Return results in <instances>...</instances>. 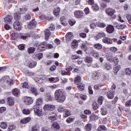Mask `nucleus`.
Masks as SVG:
<instances>
[{"label": "nucleus", "instance_id": "obj_33", "mask_svg": "<svg viewBox=\"0 0 131 131\" xmlns=\"http://www.w3.org/2000/svg\"><path fill=\"white\" fill-rule=\"evenodd\" d=\"M125 27H126V26L125 25L118 24L116 25V28L119 30L124 29Z\"/></svg>", "mask_w": 131, "mask_h": 131}, {"label": "nucleus", "instance_id": "obj_47", "mask_svg": "<svg viewBox=\"0 0 131 131\" xmlns=\"http://www.w3.org/2000/svg\"><path fill=\"white\" fill-rule=\"evenodd\" d=\"M125 73L126 75H128V76H130L131 74V70L129 68H126L125 70Z\"/></svg>", "mask_w": 131, "mask_h": 131}, {"label": "nucleus", "instance_id": "obj_26", "mask_svg": "<svg viewBox=\"0 0 131 131\" xmlns=\"http://www.w3.org/2000/svg\"><path fill=\"white\" fill-rule=\"evenodd\" d=\"M41 105H42V98L40 97L36 100V105L35 106L38 107V106H41Z\"/></svg>", "mask_w": 131, "mask_h": 131}, {"label": "nucleus", "instance_id": "obj_16", "mask_svg": "<svg viewBox=\"0 0 131 131\" xmlns=\"http://www.w3.org/2000/svg\"><path fill=\"white\" fill-rule=\"evenodd\" d=\"M102 41L104 42V43H107V45H111L113 43L112 39L108 37L104 38L102 40Z\"/></svg>", "mask_w": 131, "mask_h": 131}, {"label": "nucleus", "instance_id": "obj_29", "mask_svg": "<svg viewBox=\"0 0 131 131\" xmlns=\"http://www.w3.org/2000/svg\"><path fill=\"white\" fill-rule=\"evenodd\" d=\"M77 88L79 91H82L84 90V84H82L81 82L77 84Z\"/></svg>", "mask_w": 131, "mask_h": 131}, {"label": "nucleus", "instance_id": "obj_48", "mask_svg": "<svg viewBox=\"0 0 131 131\" xmlns=\"http://www.w3.org/2000/svg\"><path fill=\"white\" fill-rule=\"evenodd\" d=\"M104 67H105L106 70H111L112 69V66L110 64L105 63Z\"/></svg>", "mask_w": 131, "mask_h": 131}, {"label": "nucleus", "instance_id": "obj_13", "mask_svg": "<svg viewBox=\"0 0 131 131\" xmlns=\"http://www.w3.org/2000/svg\"><path fill=\"white\" fill-rule=\"evenodd\" d=\"M12 20H13V17L10 15H7L6 17L4 18L5 23L12 24Z\"/></svg>", "mask_w": 131, "mask_h": 131}, {"label": "nucleus", "instance_id": "obj_55", "mask_svg": "<svg viewBox=\"0 0 131 131\" xmlns=\"http://www.w3.org/2000/svg\"><path fill=\"white\" fill-rule=\"evenodd\" d=\"M23 89H28L29 88V85L28 83L25 82L24 83L21 84Z\"/></svg>", "mask_w": 131, "mask_h": 131}, {"label": "nucleus", "instance_id": "obj_4", "mask_svg": "<svg viewBox=\"0 0 131 131\" xmlns=\"http://www.w3.org/2000/svg\"><path fill=\"white\" fill-rule=\"evenodd\" d=\"M34 112L36 115H37V116H41L42 114V112L41 111L39 110V107L37 106V105L34 106Z\"/></svg>", "mask_w": 131, "mask_h": 131}, {"label": "nucleus", "instance_id": "obj_17", "mask_svg": "<svg viewBox=\"0 0 131 131\" xmlns=\"http://www.w3.org/2000/svg\"><path fill=\"white\" fill-rule=\"evenodd\" d=\"M29 93L33 94L35 96L39 95L38 92H37V89L35 88H31L30 91H29Z\"/></svg>", "mask_w": 131, "mask_h": 131}, {"label": "nucleus", "instance_id": "obj_11", "mask_svg": "<svg viewBox=\"0 0 131 131\" xmlns=\"http://www.w3.org/2000/svg\"><path fill=\"white\" fill-rule=\"evenodd\" d=\"M44 110L52 111L55 109V106L51 104H46L43 107Z\"/></svg>", "mask_w": 131, "mask_h": 131}, {"label": "nucleus", "instance_id": "obj_44", "mask_svg": "<svg viewBox=\"0 0 131 131\" xmlns=\"http://www.w3.org/2000/svg\"><path fill=\"white\" fill-rule=\"evenodd\" d=\"M102 115H106L107 114V111L105 107H102L100 111Z\"/></svg>", "mask_w": 131, "mask_h": 131}, {"label": "nucleus", "instance_id": "obj_12", "mask_svg": "<svg viewBox=\"0 0 131 131\" xmlns=\"http://www.w3.org/2000/svg\"><path fill=\"white\" fill-rule=\"evenodd\" d=\"M106 30L107 33H113V32H114V27L111 25H110L106 27Z\"/></svg>", "mask_w": 131, "mask_h": 131}, {"label": "nucleus", "instance_id": "obj_40", "mask_svg": "<svg viewBox=\"0 0 131 131\" xmlns=\"http://www.w3.org/2000/svg\"><path fill=\"white\" fill-rule=\"evenodd\" d=\"M14 18L15 20H19L21 18V14L19 13H14Z\"/></svg>", "mask_w": 131, "mask_h": 131}, {"label": "nucleus", "instance_id": "obj_61", "mask_svg": "<svg viewBox=\"0 0 131 131\" xmlns=\"http://www.w3.org/2000/svg\"><path fill=\"white\" fill-rule=\"evenodd\" d=\"M126 107H130L131 106V100H128L125 103Z\"/></svg>", "mask_w": 131, "mask_h": 131}, {"label": "nucleus", "instance_id": "obj_43", "mask_svg": "<svg viewBox=\"0 0 131 131\" xmlns=\"http://www.w3.org/2000/svg\"><path fill=\"white\" fill-rule=\"evenodd\" d=\"M29 54H33L35 52V48L33 47H30L28 49Z\"/></svg>", "mask_w": 131, "mask_h": 131}, {"label": "nucleus", "instance_id": "obj_64", "mask_svg": "<svg viewBox=\"0 0 131 131\" xmlns=\"http://www.w3.org/2000/svg\"><path fill=\"white\" fill-rule=\"evenodd\" d=\"M126 18L128 20V21L129 23V24H131V15L129 14L127 15Z\"/></svg>", "mask_w": 131, "mask_h": 131}, {"label": "nucleus", "instance_id": "obj_41", "mask_svg": "<svg viewBox=\"0 0 131 131\" xmlns=\"http://www.w3.org/2000/svg\"><path fill=\"white\" fill-rule=\"evenodd\" d=\"M24 20H30L31 19V15L30 14L27 13L23 18Z\"/></svg>", "mask_w": 131, "mask_h": 131}, {"label": "nucleus", "instance_id": "obj_10", "mask_svg": "<svg viewBox=\"0 0 131 131\" xmlns=\"http://www.w3.org/2000/svg\"><path fill=\"white\" fill-rule=\"evenodd\" d=\"M74 37V36H73V34H72V32L68 33L66 35V41H68V42H69V41H71V40L73 39Z\"/></svg>", "mask_w": 131, "mask_h": 131}, {"label": "nucleus", "instance_id": "obj_62", "mask_svg": "<svg viewBox=\"0 0 131 131\" xmlns=\"http://www.w3.org/2000/svg\"><path fill=\"white\" fill-rule=\"evenodd\" d=\"M45 19L48 20V21H53L54 17L52 16H45Z\"/></svg>", "mask_w": 131, "mask_h": 131}, {"label": "nucleus", "instance_id": "obj_2", "mask_svg": "<svg viewBox=\"0 0 131 131\" xmlns=\"http://www.w3.org/2000/svg\"><path fill=\"white\" fill-rule=\"evenodd\" d=\"M106 14H107L110 17H112L113 19L116 18V15L115 14L116 13V11L112 8H107L105 10Z\"/></svg>", "mask_w": 131, "mask_h": 131}, {"label": "nucleus", "instance_id": "obj_50", "mask_svg": "<svg viewBox=\"0 0 131 131\" xmlns=\"http://www.w3.org/2000/svg\"><path fill=\"white\" fill-rule=\"evenodd\" d=\"M96 25L97 27H100V28H104V27H106V25L102 23H98Z\"/></svg>", "mask_w": 131, "mask_h": 131}, {"label": "nucleus", "instance_id": "obj_30", "mask_svg": "<svg viewBox=\"0 0 131 131\" xmlns=\"http://www.w3.org/2000/svg\"><path fill=\"white\" fill-rule=\"evenodd\" d=\"M84 61L85 63H88V64H90V63H92V62H93V59L90 56H86L84 58Z\"/></svg>", "mask_w": 131, "mask_h": 131}, {"label": "nucleus", "instance_id": "obj_5", "mask_svg": "<svg viewBox=\"0 0 131 131\" xmlns=\"http://www.w3.org/2000/svg\"><path fill=\"white\" fill-rule=\"evenodd\" d=\"M74 15L76 18H78V19H80V18H82V17H83V15H84V14L82 11L78 10L74 12Z\"/></svg>", "mask_w": 131, "mask_h": 131}, {"label": "nucleus", "instance_id": "obj_31", "mask_svg": "<svg viewBox=\"0 0 131 131\" xmlns=\"http://www.w3.org/2000/svg\"><path fill=\"white\" fill-rule=\"evenodd\" d=\"M46 99L47 101H53V97H52V95H51V93L46 94Z\"/></svg>", "mask_w": 131, "mask_h": 131}, {"label": "nucleus", "instance_id": "obj_37", "mask_svg": "<svg viewBox=\"0 0 131 131\" xmlns=\"http://www.w3.org/2000/svg\"><path fill=\"white\" fill-rule=\"evenodd\" d=\"M12 93L14 96H18L20 94V91L18 89H14L12 90Z\"/></svg>", "mask_w": 131, "mask_h": 131}, {"label": "nucleus", "instance_id": "obj_21", "mask_svg": "<svg viewBox=\"0 0 131 131\" xmlns=\"http://www.w3.org/2000/svg\"><path fill=\"white\" fill-rule=\"evenodd\" d=\"M50 35H51V32H50V30L47 29L45 31V36L46 40H49V38H50Z\"/></svg>", "mask_w": 131, "mask_h": 131}, {"label": "nucleus", "instance_id": "obj_14", "mask_svg": "<svg viewBox=\"0 0 131 131\" xmlns=\"http://www.w3.org/2000/svg\"><path fill=\"white\" fill-rule=\"evenodd\" d=\"M106 37V34H105L104 32H101L100 33H98L96 36H95V39H100V38H102V37Z\"/></svg>", "mask_w": 131, "mask_h": 131}, {"label": "nucleus", "instance_id": "obj_27", "mask_svg": "<svg viewBox=\"0 0 131 131\" xmlns=\"http://www.w3.org/2000/svg\"><path fill=\"white\" fill-rule=\"evenodd\" d=\"M75 84L77 85L78 84V83H80L81 82V78L79 76H77L75 78Z\"/></svg>", "mask_w": 131, "mask_h": 131}, {"label": "nucleus", "instance_id": "obj_23", "mask_svg": "<svg viewBox=\"0 0 131 131\" xmlns=\"http://www.w3.org/2000/svg\"><path fill=\"white\" fill-rule=\"evenodd\" d=\"M15 103V100L13 97H9L8 98V104L9 106H13Z\"/></svg>", "mask_w": 131, "mask_h": 131}, {"label": "nucleus", "instance_id": "obj_19", "mask_svg": "<svg viewBox=\"0 0 131 131\" xmlns=\"http://www.w3.org/2000/svg\"><path fill=\"white\" fill-rule=\"evenodd\" d=\"M46 79V77H42L41 78H35V80L38 83H39V84H41V83H43V81H45Z\"/></svg>", "mask_w": 131, "mask_h": 131}, {"label": "nucleus", "instance_id": "obj_6", "mask_svg": "<svg viewBox=\"0 0 131 131\" xmlns=\"http://www.w3.org/2000/svg\"><path fill=\"white\" fill-rule=\"evenodd\" d=\"M25 104L27 105H31L33 103V99L30 97H25Z\"/></svg>", "mask_w": 131, "mask_h": 131}, {"label": "nucleus", "instance_id": "obj_35", "mask_svg": "<svg viewBox=\"0 0 131 131\" xmlns=\"http://www.w3.org/2000/svg\"><path fill=\"white\" fill-rule=\"evenodd\" d=\"M71 115V114L70 113V111L67 109H66L63 114L64 117H68V116H70Z\"/></svg>", "mask_w": 131, "mask_h": 131}, {"label": "nucleus", "instance_id": "obj_38", "mask_svg": "<svg viewBox=\"0 0 131 131\" xmlns=\"http://www.w3.org/2000/svg\"><path fill=\"white\" fill-rule=\"evenodd\" d=\"M94 48L95 49H96L97 50H101L102 48H103V46H102V45L100 43H97V44L94 45Z\"/></svg>", "mask_w": 131, "mask_h": 131}, {"label": "nucleus", "instance_id": "obj_58", "mask_svg": "<svg viewBox=\"0 0 131 131\" xmlns=\"http://www.w3.org/2000/svg\"><path fill=\"white\" fill-rule=\"evenodd\" d=\"M106 129V127L105 126H99L97 129L98 131H101V130H105Z\"/></svg>", "mask_w": 131, "mask_h": 131}, {"label": "nucleus", "instance_id": "obj_42", "mask_svg": "<svg viewBox=\"0 0 131 131\" xmlns=\"http://www.w3.org/2000/svg\"><path fill=\"white\" fill-rule=\"evenodd\" d=\"M106 59L109 62H113V56L110 54L106 55Z\"/></svg>", "mask_w": 131, "mask_h": 131}, {"label": "nucleus", "instance_id": "obj_54", "mask_svg": "<svg viewBox=\"0 0 131 131\" xmlns=\"http://www.w3.org/2000/svg\"><path fill=\"white\" fill-rule=\"evenodd\" d=\"M85 128L86 129V130L87 131H90L92 129V124H88L85 127Z\"/></svg>", "mask_w": 131, "mask_h": 131}, {"label": "nucleus", "instance_id": "obj_7", "mask_svg": "<svg viewBox=\"0 0 131 131\" xmlns=\"http://www.w3.org/2000/svg\"><path fill=\"white\" fill-rule=\"evenodd\" d=\"M14 28L15 30H21L22 28V24L21 23L16 21L13 24Z\"/></svg>", "mask_w": 131, "mask_h": 131}, {"label": "nucleus", "instance_id": "obj_53", "mask_svg": "<svg viewBox=\"0 0 131 131\" xmlns=\"http://www.w3.org/2000/svg\"><path fill=\"white\" fill-rule=\"evenodd\" d=\"M66 110V109L65 108V107H64L61 105L58 107V112H64Z\"/></svg>", "mask_w": 131, "mask_h": 131}, {"label": "nucleus", "instance_id": "obj_63", "mask_svg": "<svg viewBox=\"0 0 131 131\" xmlns=\"http://www.w3.org/2000/svg\"><path fill=\"white\" fill-rule=\"evenodd\" d=\"M32 131H39V128L36 126H33L32 127Z\"/></svg>", "mask_w": 131, "mask_h": 131}, {"label": "nucleus", "instance_id": "obj_39", "mask_svg": "<svg viewBox=\"0 0 131 131\" xmlns=\"http://www.w3.org/2000/svg\"><path fill=\"white\" fill-rule=\"evenodd\" d=\"M11 39H12L13 40H15L16 39H17V38L18 36V33H12L11 34Z\"/></svg>", "mask_w": 131, "mask_h": 131}, {"label": "nucleus", "instance_id": "obj_18", "mask_svg": "<svg viewBox=\"0 0 131 131\" xmlns=\"http://www.w3.org/2000/svg\"><path fill=\"white\" fill-rule=\"evenodd\" d=\"M51 128L54 130H58L60 129V125L59 123L55 122L52 125Z\"/></svg>", "mask_w": 131, "mask_h": 131}, {"label": "nucleus", "instance_id": "obj_24", "mask_svg": "<svg viewBox=\"0 0 131 131\" xmlns=\"http://www.w3.org/2000/svg\"><path fill=\"white\" fill-rule=\"evenodd\" d=\"M107 97L108 99H113V98H114V91L113 90H111V91L108 92Z\"/></svg>", "mask_w": 131, "mask_h": 131}, {"label": "nucleus", "instance_id": "obj_28", "mask_svg": "<svg viewBox=\"0 0 131 131\" xmlns=\"http://www.w3.org/2000/svg\"><path fill=\"white\" fill-rule=\"evenodd\" d=\"M48 80L50 81V82H58L59 80H60L58 77H52V78H48Z\"/></svg>", "mask_w": 131, "mask_h": 131}, {"label": "nucleus", "instance_id": "obj_25", "mask_svg": "<svg viewBox=\"0 0 131 131\" xmlns=\"http://www.w3.org/2000/svg\"><path fill=\"white\" fill-rule=\"evenodd\" d=\"M47 48V42H43L40 43L39 49H41V51H45Z\"/></svg>", "mask_w": 131, "mask_h": 131}, {"label": "nucleus", "instance_id": "obj_9", "mask_svg": "<svg viewBox=\"0 0 131 131\" xmlns=\"http://www.w3.org/2000/svg\"><path fill=\"white\" fill-rule=\"evenodd\" d=\"M101 76V73L99 72H94L92 74V79L93 80H98L99 77Z\"/></svg>", "mask_w": 131, "mask_h": 131}, {"label": "nucleus", "instance_id": "obj_8", "mask_svg": "<svg viewBox=\"0 0 131 131\" xmlns=\"http://www.w3.org/2000/svg\"><path fill=\"white\" fill-rule=\"evenodd\" d=\"M36 26V21L35 20H33L29 22L28 25V28L29 29H33V28H35Z\"/></svg>", "mask_w": 131, "mask_h": 131}, {"label": "nucleus", "instance_id": "obj_57", "mask_svg": "<svg viewBox=\"0 0 131 131\" xmlns=\"http://www.w3.org/2000/svg\"><path fill=\"white\" fill-rule=\"evenodd\" d=\"M42 56H43L42 53H39L35 55V57L37 59H38V60H40V59L42 58Z\"/></svg>", "mask_w": 131, "mask_h": 131}, {"label": "nucleus", "instance_id": "obj_51", "mask_svg": "<svg viewBox=\"0 0 131 131\" xmlns=\"http://www.w3.org/2000/svg\"><path fill=\"white\" fill-rule=\"evenodd\" d=\"M61 23L63 25V26H66L67 24H66V21L65 20V18L64 17H62L60 19Z\"/></svg>", "mask_w": 131, "mask_h": 131}, {"label": "nucleus", "instance_id": "obj_22", "mask_svg": "<svg viewBox=\"0 0 131 131\" xmlns=\"http://www.w3.org/2000/svg\"><path fill=\"white\" fill-rule=\"evenodd\" d=\"M60 12H61V9L58 7L55 8L53 11V14L55 16H56V17H59V16H60Z\"/></svg>", "mask_w": 131, "mask_h": 131}, {"label": "nucleus", "instance_id": "obj_3", "mask_svg": "<svg viewBox=\"0 0 131 131\" xmlns=\"http://www.w3.org/2000/svg\"><path fill=\"white\" fill-rule=\"evenodd\" d=\"M0 82L1 83H4V82H6V83H8L9 85H11L13 83V81L12 80L10 79V76H6L1 78L0 80Z\"/></svg>", "mask_w": 131, "mask_h": 131}, {"label": "nucleus", "instance_id": "obj_59", "mask_svg": "<svg viewBox=\"0 0 131 131\" xmlns=\"http://www.w3.org/2000/svg\"><path fill=\"white\" fill-rule=\"evenodd\" d=\"M80 98L83 101H85V100H86V99L88 98V96L83 94L80 95Z\"/></svg>", "mask_w": 131, "mask_h": 131}, {"label": "nucleus", "instance_id": "obj_60", "mask_svg": "<svg viewBox=\"0 0 131 131\" xmlns=\"http://www.w3.org/2000/svg\"><path fill=\"white\" fill-rule=\"evenodd\" d=\"M18 48L20 50V51H23L24 49H25V46L23 44H21L18 45Z\"/></svg>", "mask_w": 131, "mask_h": 131}, {"label": "nucleus", "instance_id": "obj_36", "mask_svg": "<svg viewBox=\"0 0 131 131\" xmlns=\"http://www.w3.org/2000/svg\"><path fill=\"white\" fill-rule=\"evenodd\" d=\"M31 112V111L27 108H24L23 110V113H24L25 115H29Z\"/></svg>", "mask_w": 131, "mask_h": 131}, {"label": "nucleus", "instance_id": "obj_45", "mask_svg": "<svg viewBox=\"0 0 131 131\" xmlns=\"http://www.w3.org/2000/svg\"><path fill=\"white\" fill-rule=\"evenodd\" d=\"M92 9L94 10V11H95V12H97V11H99V10H100L99 6H98L97 4H94L92 6Z\"/></svg>", "mask_w": 131, "mask_h": 131}, {"label": "nucleus", "instance_id": "obj_52", "mask_svg": "<svg viewBox=\"0 0 131 131\" xmlns=\"http://www.w3.org/2000/svg\"><path fill=\"white\" fill-rule=\"evenodd\" d=\"M103 101H104V97L101 96L98 98V102L99 105H102L103 104Z\"/></svg>", "mask_w": 131, "mask_h": 131}, {"label": "nucleus", "instance_id": "obj_1", "mask_svg": "<svg viewBox=\"0 0 131 131\" xmlns=\"http://www.w3.org/2000/svg\"><path fill=\"white\" fill-rule=\"evenodd\" d=\"M54 97L56 101L58 103H63L66 100L65 92L61 89L56 90L54 93Z\"/></svg>", "mask_w": 131, "mask_h": 131}, {"label": "nucleus", "instance_id": "obj_34", "mask_svg": "<svg viewBox=\"0 0 131 131\" xmlns=\"http://www.w3.org/2000/svg\"><path fill=\"white\" fill-rule=\"evenodd\" d=\"M71 46L73 48H77L78 47V41H77V40H74L72 42Z\"/></svg>", "mask_w": 131, "mask_h": 131}, {"label": "nucleus", "instance_id": "obj_20", "mask_svg": "<svg viewBox=\"0 0 131 131\" xmlns=\"http://www.w3.org/2000/svg\"><path fill=\"white\" fill-rule=\"evenodd\" d=\"M48 118L50 119V120H56V119H57V115L56 114L50 113L48 115Z\"/></svg>", "mask_w": 131, "mask_h": 131}, {"label": "nucleus", "instance_id": "obj_56", "mask_svg": "<svg viewBox=\"0 0 131 131\" xmlns=\"http://www.w3.org/2000/svg\"><path fill=\"white\" fill-rule=\"evenodd\" d=\"M74 66H75V65L73 64L72 66L68 67L66 69V70H67V71H68L69 72L70 71H72V70L73 69V67H74Z\"/></svg>", "mask_w": 131, "mask_h": 131}, {"label": "nucleus", "instance_id": "obj_15", "mask_svg": "<svg viewBox=\"0 0 131 131\" xmlns=\"http://www.w3.org/2000/svg\"><path fill=\"white\" fill-rule=\"evenodd\" d=\"M31 120V118L30 117L25 118L20 120V123H21V124H26V123L30 122Z\"/></svg>", "mask_w": 131, "mask_h": 131}, {"label": "nucleus", "instance_id": "obj_32", "mask_svg": "<svg viewBox=\"0 0 131 131\" xmlns=\"http://www.w3.org/2000/svg\"><path fill=\"white\" fill-rule=\"evenodd\" d=\"M37 62L36 61H31L29 64V67L30 68H34L36 66Z\"/></svg>", "mask_w": 131, "mask_h": 131}, {"label": "nucleus", "instance_id": "obj_49", "mask_svg": "<svg viewBox=\"0 0 131 131\" xmlns=\"http://www.w3.org/2000/svg\"><path fill=\"white\" fill-rule=\"evenodd\" d=\"M1 127L3 129H6L8 127V124L6 122H2L1 124Z\"/></svg>", "mask_w": 131, "mask_h": 131}, {"label": "nucleus", "instance_id": "obj_46", "mask_svg": "<svg viewBox=\"0 0 131 131\" xmlns=\"http://www.w3.org/2000/svg\"><path fill=\"white\" fill-rule=\"evenodd\" d=\"M16 129V126L14 125H9L7 128V131H12Z\"/></svg>", "mask_w": 131, "mask_h": 131}]
</instances>
